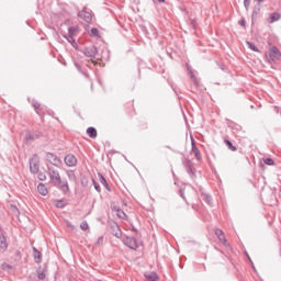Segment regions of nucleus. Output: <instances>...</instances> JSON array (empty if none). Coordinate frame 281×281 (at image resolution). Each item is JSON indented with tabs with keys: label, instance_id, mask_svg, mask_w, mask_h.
<instances>
[{
	"label": "nucleus",
	"instance_id": "1",
	"mask_svg": "<svg viewBox=\"0 0 281 281\" xmlns=\"http://www.w3.org/2000/svg\"><path fill=\"white\" fill-rule=\"evenodd\" d=\"M41 166V158H38V155H34L30 161V170L33 172V175H37Z\"/></svg>",
	"mask_w": 281,
	"mask_h": 281
},
{
	"label": "nucleus",
	"instance_id": "2",
	"mask_svg": "<svg viewBox=\"0 0 281 281\" xmlns=\"http://www.w3.org/2000/svg\"><path fill=\"white\" fill-rule=\"evenodd\" d=\"M50 182L57 187L63 186V181L60 180V173L55 170L49 171Z\"/></svg>",
	"mask_w": 281,
	"mask_h": 281
},
{
	"label": "nucleus",
	"instance_id": "3",
	"mask_svg": "<svg viewBox=\"0 0 281 281\" xmlns=\"http://www.w3.org/2000/svg\"><path fill=\"white\" fill-rule=\"evenodd\" d=\"M65 164L71 168L78 164V159H76V156L74 155H67L65 157Z\"/></svg>",
	"mask_w": 281,
	"mask_h": 281
},
{
	"label": "nucleus",
	"instance_id": "4",
	"mask_svg": "<svg viewBox=\"0 0 281 281\" xmlns=\"http://www.w3.org/2000/svg\"><path fill=\"white\" fill-rule=\"evenodd\" d=\"M125 244L127 245V247H130V249H137L139 247L137 240H135V238L133 237H127L125 239Z\"/></svg>",
	"mask_w": 281,
	"mask_h": 281
},
{
	"label": "nucleus",
	"instance_id": "5",
	"mask_svg": "<svg viewBox=\"0 0 281 281\" xmlns=\"http://www.w3.org/2000/svg\"><path fill=\"white\" fill-rule=\"evenodd\" d=\"M79 18L82 19L83 21H86V23H91V21H92L91 13H89L85 10L79 12Z\"/></svg>",
	"mask_w": 281,
	"mask_h": 281
},
{
	"label": "nucleus",
	"instance_id": "6",
	"mask_svg": "<svg viewBox=\"0 0 281 281\" xmlns=\"http://www.w3.org/2000/svg\"><path fill=\"white\" fill-rule=\"evenodd\" d=\"M37 192H40L42 196H47V194H49V191L47 190V187L44 183H40L37 186Z\"/></svg>",
	"mask_w": 281,
	"mask_h": 281
},
{
	"label": "nucleus",
	"instance_id": "7",
	"mask_svg": "<svg viewBox=\"0 0 281 281\" xmlns=\"http://www.w3.org/2000/svg\"><path fill=\"white\" fill-rule=\"evenodd\" d=\"M270 56H272V58H277V60H280V58H281L280 49H278V47H276V46L271 47Z\"/></svg>",
	"mask_w": 281,
	"mask_h": 281
},
{
	"label": "nucleus",
	"instance_id": "8",
	"mask_svg": "<svg viewBox=\"0 0 281 281\" xmlns=\"http://www.w3.org/2000/svg\"><path fill=\"white\" fill-rule=\"evenodd\" d=\"M281 14L280 13H271L268 23H276V21H280Z\"/></svg>",
	"mask_w": 281,
	"mask_h": 281
},
{
	"label": "nucleus",
	"instance_id": "9",
	"mask_svg": "<svg viewBox=\"0 0 281 281\" xmlns=\"http://www.w3.org/2000/svg\"><path fill=\"white\" fill-rule=\"evenodd\" d=\"M145 278L148 281H159V276H157V273H155V272H149V273L145 274Z\"/></svg>",
	"mask_w": 281,
	"mask_h": 281
},
{
	"label": "nucleus",
	"instance_id": "10",
	"mask_svg": "<svg viewBox=\"0 0 281 281\" xmlns=\"http://www.w3.org/2000/svg\"><path fill=\"white\" fill-rule=\"evenodd\" d=\"M87 133L89 137H92V139H94V137H98V131L94 127H88Z\"/></svg>",
	"mask_w": 281,
	"mask_h": 281
},
{
	"label": "nucleus",
	"instance_id": "11",
	"mask_svg": "<svg viewBox=\"0 0 281 281\" xmlns=\"http://www.w3.org/2000/svg\"><path fill=\"white\" fill-rule=\"evenodd\" d=\"M0 248L5 251L8 249V240L4 236H0Z\"/></svg>",
	"mask_w": 281,
	"mask_h": 281
},
{
	"label": "nucleus",
	"instance_id": "12",
	"mask_svg": "<svg viewBox=\"0 0 281 281\" xmlns=\"http://www.w3.org/2000/svg\"><path fill=\"white\" fill-rule=\"evenodd\" d=\"M215 234H216L217 238L221 240V243H225V234L223 233V231L216 229Z\"/></svg>",
	"mask_w": 281,
	"mask_h": 281
},
{
	"label": "nucleus",
	"instance_id": "13",
	"mask_svg": "<svg viewBox=\"0 0 281 281\" xmlns=\"http://www.w3.org/2000/svg\"><path fill=\"white\" fill-rule=\"evenodd\" d=\"M33 251H34V258L36 262H41V258H43V255H41V251L36 250V248H34Z\"/></svg>",
	"mask_w": 281,
	"mask_h": 281
},
{
	"label": "nucleus",
	"instance_id": "14",
	"mask_svg": "<svg viewBox=\"0 0 281 281\" xmlns=\"http://www.w3.org/2000/svg\"><path fill=\"white\" fill-rule=\"evenodd\" d=\"M46 161H58V158H56V156H54V154H50V153H48V154H46Z\"/></svg>",
	"mask_w": 281,
	"mask_h": 281
},
{
	"label": "nucleus",
	"instance_id": "15",
	"mask_svg": "<svg viewBox=\"0 0 281 281\" xmlns=\"http://www.w3.org/2000/svg\"><path fill=\"white\" fill-rule=\"evenodd\" d=\"M116 216H119V218H126V213H124V211L120 210V209H114Z\"/></svg>",
	"mask_w": 281,
	"mask_h": 281
},
{
	"label": "nucleus",
	"instance_id": "16",
	"mask_svg": "<svg viewBox=\"0 0 281 281\" xmlns=\"http://www.w3.org/2000/svg\"><path fill=\"white\" fill-rule=\"evenodd\" d=\"M37 277H38L40 280H45V269L40 268L37 270Z\"/></svg>",
	"mask_w": 281,
	"mask_h": 281
},
{
	"label": "nucleus",
	"instance_id": "17",
	"mask_svg": "<svg viewBox=\"0 0 281 281\" xmlns=\"http://www.w3.org/2000/svg\"><path fill=\"white\" fill-rule=\"evenodd\" d=\"M226 146H228L229 150H233V153H236V146L232 144L228 139L225 140Z\"/></svg>",
	"mask_w": 281,
	"mask_h": 281
},
{
	"label": "nucleus",
	"instance_id": "18",
	"mask_svg": "<svg viewBox=\"0 0 281 281\" xmlns=\"http://www.w3.org/2000/svg\"><path fill=\"white\" fill-rule=\"evenodd\" d=\"M80 229H82V232H89V224L85 221L80 224Z\"/></svg>",
	"mask_w": 281,
	"mask_h": 281
},
{
	"label": "nucleus",
	"instance_id": "19",
	"mask_svg": "<svg viewBox=\"0 0 281 281\" xmlns=\"http://www.w3.org/2000/svg\"><path fill=\"white\" fill-rule=\"evenodd\" d=\"M247 45H248L249 49H251L252 52H260L254 43L247 42Z\"/></svg>",
	"mask_w": 281,
	"mask_h": 281
},
{
	"label": "nucleus",
	"instance_id": "20",
	"mask_svg": "<svg viewBox=\"0 0 281 281\" xmlns=\"http://www.w3.org/2000/svg\"><path fill=\"white\" fill-rule=\"evenodd\" d=\"M192 153L199 158V149L196 148V145H194V139H192Z\"/></svg>",
	"mask_w": 281,
	"mask_h": 281
},
{
	"label": "nucleus",
	"instance_id": "21",
	"mask_svg": "<svg viewBox=\"0 0 281 281\" xmlns=\"http://www.w3.org/2000/svg\"><path fill=\"white\" fill-rule=\"evenodd\" d=\"M263 164H266V166H274L276 165V162L271 158L263 159Z\"/></svg>",
	"mask_w": 281,
	"mask_h": 281
},
{
	"label": "nucleus",
	"instance_id": "22",
	"mask_svg": "<svg viewBox=\"0 0 281 281\" xmlns=\"http://www.w3.org/2000/svg\"><path fill=\"white\" fill-rule=\"evenodd\" d=\"M55 206L59 209L65 207V202L63 200H57L55 202Z\"/></svg>",
	"mask_w": 281,
	"mask_h": 281
},
{
	"label": "nucleus",
	"instance_id": "23",
	"mask_svg": "<svg viewBox=\"0 0 281 281\" xmlns=\"http://www.w3.org/2000/svg\"><path fill=\"white\" fill-rule=\"evenodd\" d=\"M90 34L92 36H98V29H91Z\"/></svg>",
	"mask_w": 281,
	"mask_h": 281
},
{
	"label": "nucleus",
	"instance_id": "24",
	"mask_svg": "<svg viewBox=\"0 0 281 281\" xmlns=\"http://www.w3.org/2000/svg\"><path fill=\"white\" fill-rule=\"evenodd\" d=\"M38 179L40 181H45V179H47V176H45V173H40Z\"/></svg>",
	"mask_w": 281,
	"mask_h": 281
},
{
	"label": "nucleus",
	"instance_id": "25",
	"mask_svg": "<svg viewBox=\"0 0 281 281\" xmlns=\"http://www.w3.org/2000/svg\"><path fill=\"white\" fill-rule=\"evenodd\" d=\"M61 190H64V192H69V186L64 184V186L61 187Z\"/></svg>",
	"mask_w": 281,
	"mask_h": 281
},
{
	"label": "nucleus",
	"instance_id": "26",
	"mask_svg": "<svg viewBox=\"0 0 281 281\" xmlns=\"http://www.w3.org/2000/svg\"><path fill=\"white\" fill-rule=\"evenodd\" d=\"M38 137H43V134H33V139H38Z\"/></svg>",
	"mask_w": 281,
	"mask_h": 281
},
{
	"label": "nucleus",
	"instance_id": "27",
	"mask_svg": "<svg viewBox=\"0 0 281 281\" xmlns=\"http://www.w3.org/2000/svg\"><path fill=\"white\" fill-rule=\"evenodd\" d=\"M244 5L246 9H249V0H244Z\"/></svg>",
	"mask_w": 281,
	"mask_h": 281
},
{
	"label": "nucleus",
	"instance_id": "28",
	"mask_svg": "<svg viewBox=\"0 0 281 281\" xmlns=\"http://www.w3.org/2000/svg\"><path fill=\"white\" fill-rule=\"evenodd\" d=\"M239 25H241V27H245V20L239 21Z\"/></svg>",
	"mask_w": 281,
	"mask_h": 281
},
{
	"label": "nucleus",
	"instance_id": "29",
	"mask_svg": "<svg viewBox=\"0 0 281 281\" xmlns=\"http://www.w3.org/2000/svg\"><path fill=\"white\" fill-rule=\"evenodd\" d=\"M158 1V3H165L166 2V0H157Z\"/></svg>",
	"mask_w": 281,
	"mask_h": 281
},
{
	"label": "nucleus",
	"instance_id": "30",
	"mask_svg": "<svg viewBox=\"0 0 281 281\" xmlns=\"http://www.w3.org/2000/svg\"><path fill=\"white\" fill-rule=\"evenodd\" d=\"M255 1H257V3H262V1H265V0H255Z\"/></svg>",
	"mask_w": 281,
	"mask_h": 281
}]
</instances>
